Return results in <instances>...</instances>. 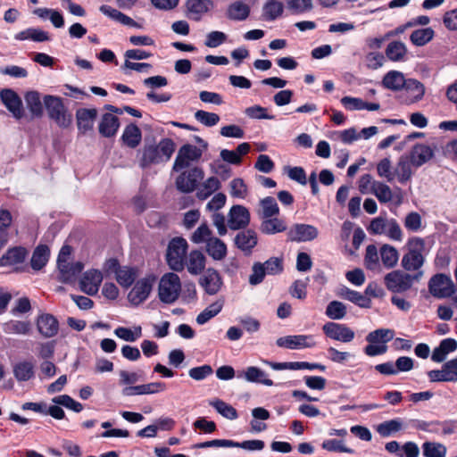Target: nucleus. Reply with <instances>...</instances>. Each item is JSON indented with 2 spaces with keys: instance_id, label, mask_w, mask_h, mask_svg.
<instances>
[{
  "instance_id": "f257e3e1",
  "label": "nucleus",
  "mask_w": 457,
  "mask_h": 457,
  "mask_svg": "<svg viewBox=\"0 0 457 457\" xmlns=\"http://www.w3.org/2000/svg\"><path fill=\"white\" fill-rule=\"evenodd\" d=\"M175 151V143L170 138L162 139L158 145L145 144L139 159V165L145 169L153 164L168 162Z\"/></svg>"
},
{
  "instance_id": "f03ea898",
  "label": "nucleus",
  "mask_w": 457,
  "mask_h": 457,
  "mask_svg": "<svg viewBox=\"0 0 457 457\" xmlns=\"http://www.w3.org/2000/svg\"><path fill=\"white\" fill-rule=\"evenodd\" d=\"M408 252L403 256L402 266L405 270H418L424 263L422 253L425 250V241L421 237H413L408 240Z\"/></svg>"
},
{
  "instance_id": "7ed1b4c3",
  "label": "nucleus",
  "mask_w": 457,
  "mask_h": 457,
  "mask_svg": "<svg viewBox=\"0 0 457 457\" xmlns=\"http://www.w3.org/2000/svg\"><path fill=\"white\" fill-rule=\"evenodd\" d=\"M44 105L48 117L61 128H68L71 123V115L68 112L60 96L46 95L44 96Z\"/></svg>"
},
{
  "instance_id": "20e7f679",
  "label": "nucleus",
  "mask_w": 457,
  "mask_h": 457,
  "mask_svg": "<svg viewBox=\"0 0 457 457\" xmlns=\"http://www.w3.org/2000/svg\"><path fill=\"white\" fill-rule=\"evenodd\" d=\"M187 247V242L183 237H174L170 241L166 252V262L170 270L174 271L184 270Z\"/></svg>"
},
{
  "instance_id": "39448f33",
  "label": "nucleus",
  "mask_w": 457,
  "mask_h": 457,
  "mask_svg": "<svg viewBox=\"0 0 457 457\" xmlns=\"http://www.w3.org/2000/svg\"><path fill=\"white\" fill-rule=\"evenodd\" d=\"M180 290V278L177 274L169 272L161 278L159 282L158 295L162 303H174L179 298Z\"/></svg>"
},
{
  "instance_id": "423d86ee",
  "label": "nucleus",
  "mask_w": 457,
  "mask_h": 457,
  "mask_svg": "<svg viewBox=\"0 0 457 457\" xmlns=\"http://www.w3.org/2000/svg\"><path fill=\"white\" fill-rule=\"evenodd\" d=\"M428 291L436 298L443 299L455 293V286L452 278L443 273H437L428 281Z\"/></svg>"
},
{
  "instance_id": "0eeeda50",
  "label": "nucleus",
  "mask_w": 457,
  "mask_h": 457,
  "mask_svg": "<svg viewBox=\"0 0 457 457\" xmlns=\"http://www.w3.org/2000/svg\"><path fill=\"white\" fill-rule=\"evenodd\" d=\"M204 175L203 169L199 167H192L184 170L176 179V187L182 193H191L197 188Z\"/></svg>"
},
{
  "instance_id": "6e6552de",
  "label": "nucleus",
  "mask_w": 457,
  "mask_h": 457,
  "mask_svg": "<svg viewBox=\"0 0 457 457\" xmlns=\"http://www.w3.org/2000/svg\"><path fill=\"white\" fill-rule=\"evenodd\" d=\"M203 155V150L194 145L185 144L178 152L173 163V170L180 171L188 168L192 162H197Z\"/></svg>"
},
{
  "instance_id": "1a4fd4ad",
  "label": "nucleus",
  "mask_w": 457,
  "mask_h": 457,
  "mask_svg": "<svg viewBox=\"0 0 457 457\" xmlns=\"http://www.w3.org/2000/svg\"><path fill=\"white\" fill-rule=\"evenodd\" d=\"M385 285L393 293H403L409 290L414 281V277L403 270H393L385 276Z\"/></svg>"
},
{
  "instance_id": "9d476101",
  "label": "nucleus",
  "mask_w": 457,
  "mask_h": 457,
  "mask_svg": "<svg viewBox=\"0 0 457 457\" xmlns=\"http://www.w3.org/2000/svg\"><path fill=\"white\" fill-rule=\"evenodd\" d=\"M199 285L209 295H214L219 293L223 285L222 278L214 268H208L199 278Z\"/></svg>"
},
{
  "instance_id": "9b49d317",
  "label": "nucleus",
  "mask_w": 457,
  "mask_h": 457,
  "mask_svg": "<svg viewBox=\"0 0 457 457\" xmlns=\"http://www.w3.org/2000/svg\"><path fill=\"white\" fill-rule=\"evenodd\" d=\"M404 93L401 95L403 103L411 104L420 101L425 95V86L415 79H406L403 87Z\"/></svg>"
},
{
  "instance_id": "f8f14e48",
  "label": "nucleus",
  "mask_w": 457,
  "mask_h": 457,
  "mask_svg": "<svg viewBox=\"0 0 457 457\" xmlns=\"http://www.w3.org/2000/svg\"><path fill=\"white\" fill-rule=\"evenodd\" d=\"M322 330L328 337L344 343L351 342L355 336L354 331L346 325L335 322H327Z\"/></svg>"
},
{
  "instance_id": "ddd939ff",
  "label": "nucleus",
  "mask_w": 457,
  "mask_h": 457,
  "mask_svg": "<svg viewBox=\"0 0 457 457\" xmlns=\"http://www.w3.org/2000/svg\"><path fill=\"white\" fill-rule=\"evenodd\" d=\"M250 223V212L243 205H233L228 212V226L232 230L246 228Z\"/></svg>"
},
{
  "instance_id": "4468645a",
  "label": "nucleus",
  "mask_w": 457,
  "mask_h": 457,
  "mask_svg": "<svg viewBox=\"0 0 457 457\" xmlns=\"http://www.w3.org/2000/svg\"><path fill=\"white\" fill-rule=\"evenodd\" d=\"M276 344L278 347L287 349L312 348L316 345L312 335L282 337L277 339Z\"/></svg>"
},
{
  "instance_id": "2eb2a0df",
  "label": "nucleus",
  "mask_w": 457,
  "mask_h": 457,
  "mask_svg": "<svg viewBox=\"0 0 457 457\" xmlns=\"http://www.w3.org/2000/svg\"><path fill=\"white\" fill-rule=\"evenodd\" d=\"M36 325L37 331L45 338H51L58 334L59 321L50 313L38 315L36 320Z\"/></svg>"
},
{
  "instance_id": "dca6fc26",
  "label": "nucleus",
  "mask_w": 457,
  "mask_h": 457,
  "mask_svg": "<svg viewBox=\"0 0 457 457\" xmlns=\"http://www.w3.org/2000/svg\"><path fill=\"white\" fill-rule=\"evenodd\" d=\"M435 145H428L424 144H416L411 148L409 157L411 158V164L419 168L430 161L435 155Z\"/></svg>"
},
{
  "instance_id": "f3484780",
  "label": "nucleus",
  "mask_w": 457,
  "mask_h": 457,
  "mask_svg": "<svg viewBox=\"0 0 457 457\" xmlns=\"http://www.w3.org/2000/svg\"><path fill=\"white\" fill-rule=\"evenodd\" d=\"M3 104L13 117L20 120L23 117L22 102L19 95L11 88L3 89L0 92Z\"/></svg>"
},
{
  "instance_id": "a211bd4d",
  "label": "nucleus",
  "mask_w": 457,
  "mask_h": 457,
  "mask_svg": "<svg viewBox=\"0 0 457 457\" xmlns=\"http://www.w3.org/2000/svg\"><path fill=\"white\" fill-rule=\"evenodd\" d=\"M102 281L103 274L100 270H87L79 281L80 289L88 295H95L97 294Z\"/></svg>"
},
{
  "instance_id": "6ab92c4d",
  "label": "nucleus",
  "mask_w": 457,
  "mask_h": 457,
  "mask_svg": "<svg viewBox=\"0 0 457 457\" xmlns=\"http://www.w3.org/2000/svg\"><path fill=\"white\" fill-rule=\"evenodd\" d=\"M318 235L317 228L309 224H295L287 232L288 239L296 242L312 241Z\"/></svg>"
},
{
  "instance_id": "aec40b11",
  "label": "nucleus",
  "mask_w": 457,
  "mask_h": 457,
  "mask_svg": "<svg viewBox=\"0 0 457 457\" xmlns=\"http://www.w3.org/2000/svg\"><path fill=\"white\" fill-rule=\"evenodd\" d=\"M153 281L154 279L146 278L139 279L129 293V301L134 305H138L145 301L152 290Z\"/></svg>"
},
{
  "instance_id": "412c9836",
  "label": "nucleus",
  "mask_w": 457,
  "mask_h": 457,
  "mask_svg": "<svg viewBox=\"0 0 457 457\" xmlns=\"http://www.w3.org/2000/svg\"><path fill=\"white\" fill-rule=\"evenodd\" d=\"M97 117L96 108H79L76 111L78 129L80 133L86 134L93 130L95 120Z\"/></svg>"
},
{
  "instance_id": "4be33fe9",
  "label": "nucleus",
  "mask_w": 457,
  "mask_h": 457,
  "mask_svg": "<svg viewBox=\"0 0 457 457\" xmlns=\"http://www.w3.org/2000/svg\"><path fill=\"white\" fill-rule=\"evenodd\" d=\"M166 390V384L163 382H152L138 386H130L124 387L121 391L124 396H132L137 395H152Z\"/></svg>"
},
{
  "instance_id": "5701e85b",
  "label": "nucleus",
  "mask_w": 457,
  "mask_h": 457,
  "mask_svg": "<svg viewBox=\"0 0 457 457\" xmlns=\"http://www.w3.org/2000/svg\"><path fill=\"white\" fill-rule=\"evenodd\" d=\"M257 242V234L253 229H245L238 232L234 239L235 245L245 254L252 253Z\"/></svg>"
},
{
  "instance_id": "b1692460",
  "label": "nucleus",
  "mask_w": 457,
  "mask_h": 457,
  "mask_svg": "<svg viewBox=\"0 0 457 457\" xmlns=\"http://www.w3.org/2000/svg\"><path fill=\"white\" fill-rule=\"evenodd\" d=\"M57 268L59 270V281L64 284H72L77 280L84 269V264L81 262H76L69 264H60Z\"/></svg>"
},
{
  "instance_id": "393cba45",
  "label": "nucleus",
  "mask_w": 457,
  "mask_h": 457,
  "mask_svg": "<svg viewBox=\"0 0 457 457\" xmlns=\"http://www.w3.org/2000/svg\"><path fill=\"white\" fill-rule=\"evenodd\" d=\"M238 378H245L247 382L262 384L267 386H273V381L266 378V373L258 367L249 366L245 370L237 371Z\"/></svg>"
},
{
  "instance_id": "a878e982",
  "label": "nucleus",
  "mask_w": 457,
  "mask_h": 457,
  "mask_svg": "<svg viewBox=\"0 0 457 457\" xmlns=\"http://www.w3.org/2000/svg\"><path fill=\"white\" fill-rule=\"evenodd\" d=\"M186 6L187 18L198 21L202 15L213 6V2L211 0H187Z\"/></svg>"
},
{
  "instance_id": "bb28decb",
  "label": "nucleus",
  "mask_w": 457,
  "mask_h": 457,
  "mask_svg": "<svg viewBox=\"0 0 457 457\" xmlns=\"http://www.w3.org/2000/svg\"><path fill=\"white\" fill-rule=\"evenodd\" d=\"M120 127V121L117 116L106 112L103 114L98 125L99 133L104 137H113Z\"/></svg>"
},
{
  "instance_id": "cd10ccee",
  "label": "nucleus",
  "mask_w": 457,
  "mask_h": 457,
  "mask_svg": "<svg viewBox=\"0 0 457 457\" xmlns=\"http://www.w3.org/2000/svg\"><path fill=\"white\" fill-rule=\"evenodd\" d=\"M205 252L214 261H221L226 257L228 249L221 239L212 237L205 244Z\"/></svg>"
},
{
  "instance_id": "c85d7f7f",
  "label": "nucleus",
  "mask_w": 457,
  "mask_h": 457,
  "mask_svg": "<svg viewBox=\"0 0 457 457\" xmlns=\"http://www.w3.org/2000/svg\"><path fill=\"white\" fill-rule=\"evenodd\" d=\"M99 10L103 14L123 25L140 28L137 22H136L133 19L110 5L103 4L100 6Z\"/></svg>"
},
{
  "instance_id": "c756f323",
  "label": "nucleus",
  "mask_w": 457,
  "mask_h": 457,
  "mask_svg": "<svg viewBox=\"0 0 457 457\" xmlns=\"http://www.w3.org/2000/svg\"><path fill=\"white\" fill-rule=\"evenodd\" d=\"M27 253L28 252L24 247H12L2 255L0 258V264L2 266H11L21 263L24 262Z\"/></svg>"
},
{
  "instance_id": "7c9ffc66",
  "label": "nucleus",
  "mask_w": 457,
  "mask_h": 457,
  "mask_svg": "<svg viewBox=\"0 0 457 457\" xmlns=\"http://www.w3.org/2000/svg\"><path fill=\"white\" fill-rule=\"evenodd\" d=\"M206 258L204 254L198 250L190 252L187 262V270L192 275H198L204 270Z\"/></svg>"
},
{
  "instance_id": "2f4dec72",
  "label": "nucleus",
  "mask_w": 457,
  "mask_h": 457,
  "mask_svg": "<svg viewBox=\"0 0 457 457\" xmlns=\"http://www.w3.org/2000/svg\"><path fill=\"white\" fill-rule=\"evenodd\" d=\"M13 375L19 382L29 381L35 377V365L31 361H19L13 366Z\"/></svg>"
},
{
  "instance_id": "473e14b6",
  "label": "nucleus",
  "mask_w": 457,
  "mask_h": 457,
  "mask_svg": "<svg viewBox=\"0 0 457 457\" xmlns=\"http://www.w3.org/2000/svg\"><path fill=\"white\" fill-rule=\"evenodd\" d=\"M405 80L406 79L401 71H390L384 76L381 83L386 89L399 91L404 86Z\"/></svg>"
},
{
  "instance_id": "72a5a7b5",
  "label": "nucleus",
  "mask_w": 457,
  "mask_h": 457,
  "mask_svg": "<svg viewBox=\"0 0 457 457\" xmlns=\"http://www.w3.org/2000/svg\"><path fill=\"white\" fill-rule=\"evenodd\" d=\"M50 250L46 245H37L33 251L32 257L30 260L31 268L34 270H40L46 266L49 260Z\"/></svg>"
},
{
  "instance_id": "f704fd0d",
  "label": "nucleus",
  "mask_w": 457,
  "mask_h": 457,
  "mask_svg": "<svg viewBox=\"0 0 457 457\" xmlns=\"http://www.w3.org/2000/svg\"><path fill=\"white\" fill-rule=\"evenodd\" d=\"M411 158L409 156L402 155L399 158L396 168L394 171L401 184H404L411 179Z\"/></svg>"
},
{
  "instance_id": "c9c22d12",
  "label": "nucleus",
  "mask_w": 457,
  "mask_h": 457,
  "mask_svg": "<svg viewBox=\"0 0 457 457\" xmlns=\"http://www.w3.org/2000/svg\"><path fill=\"white\" fill-rule=\"evenodd\" d=\"M339 295L342 298L353 303L361 308H370L371 300L369 297L346 287L341 288Z\"/></svg>"
},
{
  "instance_id": "e433bc0d",
  "label": "nucleus",
  "mask_w": 457,
  "mask_h": 457,
  "mask_svg": "<svg viewBox=\"0 0 457 457\" xmlns=\"http://www.w3.org/2000/svg\"><path fill=\"white\" fill-rule=\"evenodd\" d=\"M141 138V130L136 124L133 123L128 125L125 128L121 136V140L123 143L130 148L137 147L140 144Z\"/></svg>"
},
{
  "instance_id": "4c0bfd02",
  "label": "nucleus",
  "mask_w": 457,
  "mask_h": 457,
  "mask_svg": "<svg viewBox=\"0 0 457 457\" xmlns=\"http://www.w3.org/2000/svg\"><path fill=\"white\" fill-rule=\"evenodd\" d=\"M250 14V7L242 1H236L228 5L227 17L232 21H245Z\"/></svg>"
},
{
  "instance_id": "58836bf2",
  "label": "nucleus",
  "mask_w": 457,
  "mask_h": 457,
  "mask_svg": "<svg viewBox=\"0 0 457 457\" xmlns=\"http://www.w3.org/2000/svg\"><path fill=\"white\" fill-rule=\"evenodd\" d=\"M25 102L28 109L34 117L40 118L43 116V104L40 94L37 91H29L25 95Z\"/></svg>"
},
{
  "instance_id": "ea45409f",
  "label": "nucleus",
  "mask_w": 457,
  "mask_h": 457,
  "mask_svg": "<svg viewBox=\"0 0 457 457\" xmlns=\"http://www.w3.org/2000/svg\"><path fill=\"white\" fill-rule=\"evenodd\" d=\"M29 320H10L4 324L3 330L6 334L29 335L31 331Z\"/></svg>"
},
{
  "instance_id": "a19ab883",
  "label": "nucleus",
  "mask_w": 457,
  "mask_h": 457,
  "mask_svg": "<svg viewBox=\"0 0 457 457\" xmlns=\"http://www.w3.org/2000/svg\"><path fill=\"white\" fill-rule=\"evenodd\" d=\"M261 231L266 235H273L276 233L284 232L287 229V225L283 220L271 217L263 219L260 227Z\"/></svg>"
},
{
  "instance_id": "79ce46f5",
  "label": "nucleus",
  "mask_w": 457,
  "mask_h": 457,
  "mask_svg": "<svg viewBox=\"0 0 457 457\" xmlns=\"http://www.w3.org/2000/svg\"><path fill=\"white\" fill-rule=\"evenodd\" d=\"M284 5L278 0H269L262 7V16L265 21H275L282 15Z\"/></svg>"
},
{
  "instance_id": "37998d69",
  "label": "nucleus",
  "mask_w": 457,
  "mask_h": 457,
  "mask_svg": "<svg viewBox=\"0 0 457 457\" xmlns=\"http://www.w3.org/2000/svg\"><path fill=\"white\" fill-rule=\"evenodd\" d=\"M17 40H32L34 42H45L50 40V37L46 31L40 29L29 28L15 35Z\"/></svg>"
},
{
  "instance_id": "c03bdc74",
  "label": "nucleus",
  "mask_w": 457,
  "mask_h": 457,
  "mask_svg": "<svg viewBox=\"0 0 457 457\" xmlns=\"http://www.w3.org/2000/svg\"><path fill=\"white\" fill-rule=\"evenodd\" d=\"M434 36L435 31L432 28L419 29L412 31L410 40L416 46H423L430 42Z\"/></svg>"
},
{
  "instance_id": "a18cd8bd",
  "label": "nucleus",
  "mask_w": 457,
  "mask_h": 457,
  "mask_svg": "<svg viewBox=\"0 0 457 457\" xmlns=\"http://www.w3.org/2000/svg\"><path fill=\"white\" fill-rule=\"evenodd\" d=\"M380 257L385 267L393 268L397 264L399 253L395 247L384 245L380 248Z\"/></svg>"
},
{
  "instance_id": "49530a36",
  "label": "nucleus",
  "mask_w": 457,
  "mask_h": 457,
  "mask_svg": "<svg viewBox=\"0 0 457 457\" xmlns=\"http://www.w3.org/2000/svg\"><path fill=\"white\" fill-rule=\"evenodd\" d=\"M402 428L403 421L400 419H394L378 424L376 430L382 437H388Z\"/></svg>"
},
{
  "instance_id": "de8ad7c7",
  "label": "nucleus",
  "mask_w": 457,
  "mask_h": 457,
  "mask_svg": "<svg viewBox=\"0 0 457 457\" xmlns=\"http://www.w3.org/2000/svg\"><path fill=\"white\" fill-rule=\"evenodd\" d=\"M407 53L406 46L401 41H393L388 44L386 49V55L393 62L403 60Z\"/></svg>"
},
{
  "instance_id": "09e8293b",
  "label": "nucleus",
  "mask_w": 457,
  "mask_h": 457,
  "mask_svg": "<svg viewBox=\"0 0 457 457\" xmlns=\"http://www.w3.org/2000/svg\"><path fill=\"white\" fill-rule=\"evenodd\" d=\"M394 330L389 328H378L370 333L366 337V340L370 344H386L391 341L394 337Z\"/></svg>"
},
{
  "instance_id": "8fccbe9b",
  "label": "nucleus",
  "mask_w": 457,
  "mask_h": 457,
  "mask_svg": "<svg viewBox=\"0 0 457 457\" xmlns=\"http://www.w3.org/2000/svg\"><path fill=\"white\" fill-rule=\"evenodd\" d=\"M137 278V270L130 267H121L118 272H116L117 282L125 288H129L135 281Z\"/></svg>"
},
{
  "instance_id": "3c124183",
  "label": "nucleus",
  "mask_w": 457,
  "mask_h": 457,
  "mask_svg": "<svg viewBox=\"0 0 457 457\" xmlns=\"http://www.w3.org/2000/svg\"><path fill=\"white\" fill-rule=\"evenodd\" d=\"M223 307L222 301H216L205 308L196 317V322L199 325H204L208 322L211 319L218 315Z\"/></svg>"
},
{
  "instance_id": "603ef678",
  "label": "nucleus",
  "mask_w": 457,
  "mask_h": 457,
  "mask_svg": "<svg viewBox=\"0 0 457 457\" xmlns=\"http://www.w3.org/2000/svg\"><path fill=\"white\" fill-rule=\"evenodd\" d=\"M209 404L226 419L236 420L238 416L237 410L232 405L222 400L215 399L210 401Z\"/></svg>"
},
{
  "instance_id": "864d4df0",
  "label": "nucleus",
  "mask_w": 457,
  "mask_h": 457,
  "mask_svg": "<svg viewBox=\"0 0 457 457\" xmlns=\"http://www.w3.org/2000/svg\"><path fill=\"white\" fill-rule=\"evenodd\" d=\"M263 219L274 217L279 213V207L272 196H266L260 201Z\"/></svg>"
},
{
  "instance_id": "5fc2aeb1",
  "label": "nucleus",
  "mask_w": 457,
  "mask_h": 457,
  "mask_svg": "<svg viewBox=\"0 0 457 457\" xmlns=\"http://www.w3.org/2000/svg\"><path fill=\"white\" fill-rule=\"evenodd\" d=\"M422 452L425 457H445L446 447L440 443L425 442L422 445Z\"/></svg>"
},
{
  "instance_id": "6e6d98bb",
  "label": "nucleus",
  "mask_w": 457,
  "mask_h": 457,
  "mask_svg": "<svg viewBox=\"0 0 457 457\" xmlns=\"http://www.w3.org/2000/svg\"><path fill=\"white\" fill-rule=\"evenodd\" d=\"M371 193L376 195L380 203H388L393 199L391 188L386 184L380 181L373 183Z\"/></svg>"
},
{
  "instance_id": "4d7b16f0",
  "label": "nucleus",
  "mask_w": 457,
  "mask_h": 457,
  "mask_svg": "<svg viewBox=\"0 0 457 457\" xmlns=\"http://www.w3.org/2000/svg\"><path fill=\"white\" fill-rule=\"evenodd\" d=\"M52 402L55 404L72 410L75 412H80L83 410V405L68 395H57L52 399Z\"/></svg>"
},
{
  "instance_id": "13d9d810",
  "label": "nucleus",
  "mask_w": 457,
  "mask_h": 457,
  "mask_svg": "<svg viewBox=\"0 0 457 457\" xmlns=\"http://www.w3.org/2000/svg\"><path fill=\"white\" fill-rule=\"evenodd\" d=\"M345 314L346 307L339 301L330 302L326 308V315L331 320H341Z\"/></svg>"
},
{
  "instance_id": "bf43d9fd",
  "label": "nucleus",
  "mask_w": 457,
  "mask_h": 457,
  "mask_svg": "<svg viewBox=\"0 0 457 457\" xmlns=\"http://www.w3.org/2000/svg\"><path fill=\"white\" fill-rule=\"evenodd\" d=\"M212 237V231L209 226L206 223H203L191 235L190 240L195 244H206Z\"/></svg>"
},
{
  "instance_id": "052dcab7",
  "label": "nucleus",
  "mask_w": 457,
  "mask_h": 457,
  "mask_svg": "<svg viewBox=\"0 0 457 457\" xmlns=\"http://www.w3.org/2000/svg\"><path fill=\"white\" fill-rule=\"evenodd\" d=\"M195 119L206 127H213L220 121V116L214 112L198 110L195 112Z\"/></svg>"
},
{
  "instance_id": "680f3d73",
  "label": "nucleus",
  "mask_w": 457,
  "mask_h": 457,
  "mask_svg": "<svg viewBox=\"0 0 457 457\" xmlns=\"http://www.w3.org/2000/svg\"><path fill=\"white\" fill-rule=\"evenodd\" d=\"M377 172L380 178L392 182L395 178V171L392 170V164L389 158H383L377 165Z\"/></svg>"
},
{
  "instance_id": "e2e57ef3",
  "label": "nucleus",
  "mask_w": 457,
  "mask_h": 457,
  "mask_svg": "<svg viewBox=\"0 0 457 457\" xmlns=\"http://www.w3.org/2000/svg\"><path fill=\"white\" fill-rule=\"evenodd\" d=\"M287 4L293 13H303L312 9V0H287Z\"/></svg>"
},
{
  "instance_id": "0e129e2a",
  "label": "nucleus",
  "mask_w": 457,
  "mask_h": 457,
  "mask_svg": "<svg viewBox=\"0 0 457 457\" xmlns=\"http://www.w3.org/2000/svg\"><path fill=\"white\" fill-rule=\"evenodd\" d=\"M268 275H278L283 271V260L278 257H270L262 263Z\"/></svg>"
},
{
  "instance_id": "69168bd1",
  "label": "nucleus",
  "mask_w": 457,
  "mask_h": 457,
  "mask_svg": "<svg viewBox=\"0 0 457 457\" xmlns=\"http://www.w3.org/2000/svg\"><path fill=\"white\" fill-rule=\"evenodd\" d=\"M267 273L264 270V267L262 262H254L252 266V273L249 276V283L252 286H256L261 284Z\"/></svg>"
},
{
  "instance_id": "338daca9",
  "label": "nucleus",
  "mask_w": 457,
  "mask_h": 457,
  "mask_svg": "<svg viewBox=\"0 0 457 457\" xmlns=\"http://www.w3.org/2000/svg\"><path fill=\"white\" fill-rule=\"evenodd\" d=\"M213 373V370L211 365L204 364L198 367H194L189 370L188 375L191 378L195 380H203L208 376Z\"/></svg>"
},
{
  "instance_id": "774afa93",
  "label": "nucleus",
  "mask_w": 457,
  "mask_h": 457,
  "mask_svg": "<svg viewBox=\"0 0 457 457\" xmlns=\"http://www.w3.org/2000/svg\"><path fill=\"white\" fill-rule=\"evenodd\" d=\"M446 382L457 381V357L446 361L444 365Z\"/></svg>"
}]
</instances>
